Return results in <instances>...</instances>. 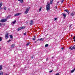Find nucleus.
<instances>
[{"label":"nucleus","mask_w":75,"mask_h":75,"mask_svg":"<svg viewBox=\"0 0 75 75\" xmlns=\"http://www.w3.org/2000/svg\"><path fill=\"white\" fill-rule=\"evenodd\" d=\"M56 20H57V18H55L54 19V21H56Z\"/></svg>","instance_id":"obj_31"},{"label":"nucleus","mask_w":75,"mask_h":75,"mask_svg":"<svg viewBox=\"0 0 75 75\" xmlns=\"http://www.w3.org/2000/svg\"><path fill=\"white\" fill-rule=\"evenodd\" d=\"M2 9H3V8H1L0 9V10H2Z\"/></svg>","instance_id":"obj_45"},{"label":"nucleus","mask_w":75,"mask_h":75,"mask_svg":"<svg viewBox=\"0 0 75 75\" xmlns=\"http://www.w3.org/2000/svg\"><path fill=\"white\" fill-rule=\"evenodd\" d=\"M15 23H16V21H13L12 22V23H13V24H15Z\"/></svg>","instance_id":"obj_21"},{"label":"nucleus","mask_w":75,"mask_h":75,"mask_svg":"<svg viewBox=\"0 0 75 75\" xmlns=\"http://www.w3.org/2000/svg\"><path fill=\"white\" fill-rule=\"evenodd\" d=\"M3 72H2V71H0V75H3Z\"/></svg>","instance_id":"obj_14"},{"label":"nucleus","mask_w":75,"mask_h":75,"mask_svg":"<svg viewBox=\"0 0 75 75\" xmlns=\"http://www.w3.org/2000/svg\"><path fill=\"white\" fill-rule=\"evenodd\" d=\"M35 36H34V38H33V40H35Z\"/></svg>","instance_id":"obj_28"},{"label":"nucleus","mask_w":75,"mask_h":75,"mask_svg":"<svg viewBox=\"0 0 75 75\" xmlns=\"http://www.w3.org/2000/svg\"><path fill=\"white\" fill-rule=\"evenodd\" d=\"M8 10H10V9L9 8H8Z\"/></svg>","instance_id":"obj_51"},{"label":"nucleus","mask_w":75,"mask_h":75,"mask_svg":"<svg viewBox=\"0 0 75 75\" xmlns=\"http://www.w3.org/2000/svg\"><path fill=\"white\" fill-rule=\"evenodd\" d=\"M4 8V10H6V7L5 6Z\"/></svg>","instance_id":"obj_30"},{"label":"nucleus","mask_w":75,"mask_h":75,"mask_svg":"<svg viewBox=\"0 0 75 75\" xmlns=\"http://www.w3.org/2000/svg\"><path fill=\"white\" fill-rule=\"evenodd\" d=\"M59 1H58L57 3V4H59Z\"/></svg>","instance_id":"obj_44"},{"label":"nucleus","mask_w":75,"mask_h":75,"mask_svg":"<svg viewBox=\"0 0 75 75\" xmlns=\"http://www.w3.org/2000/svg\"><path fill=\"white\" fill-rule=\"evenodd\" d=\"M72 35H71V37H72Z\"/></svg>","instance_id":"obj_49"},{"label":"nucleus","mask_w":75,"mask_h":75,"mask_svg":"<svg viewBox=\"0 0 75 75\" xmlns=\"http://www.w3.org/2000/svg\"><path fill=\"white\" fill-rule=\"evenodd\" d=\"M43 40H44V38H41L40 39H38L37 41H43Z\"/></svg>","instance_id":"obj_9"},{"label":"nucleus","mask_w":75,"mask_h":75,"mask_svg":"<svg viewBox=\"0 0 75 75\" xmlns=\"http://www.w3.org/2000/svg\"><path fill=\"white\" fill-rule=\"evenodd\" d=\"M21 3H24V1H23V0H21V1H20Z\"/></svg>","instance_id":"obj_26"},{"label":"nucleus","mask_w":75,"mask_h":75,"mask_svg":"<svg viewBox=\"0 0 75 75\" xmlns=\"http://www.w3.org/2000/svg\"><path fill=\"white\" fill-rule=\"evenodd\" d=\"M11 41V40H9L8 41H7V42H10V41Z\"/></svg>","instance_id":"obj_33"},{"label":"nucleus","mask_w":75,"mask_h":75,"mask_svg":"<svg viewBox=\"0 0 75 75\" xmlns=\"http://www.w3.org/2000/svg\"><path fill=\"white\" fill-rule=\"evenodd\" d=\"M71 47H70L69 48V50H70H70H71Z\"/></svg>","instance_id":"obj_41"},{"label":"nucleus","mask_w":75,"mask_h":75,"mask_svg":"<svg viewBox=\"0 0 75 75\" xmlns=\"http://www.w3.org/2000/svg\"><path fill=\"white\" fill-rule=\"evenodd\" d=\"M6 21L7 19H3L1 20L0 21L1 23H3L4 22H6Z\"/></svg>","instance_id":"obj_3"},{"label":"nucleus","mask_w":75,"mask_h":75,"mask_svg":"<svg viewBox=\"0 0 75 75\" xmlns=\"http://www.w3.org/2000/svg\"><path fill=\"white\" fill-rule=\"evenodd\" d=\"M0 50H1V47L0 48Z\"/></svg>","instance_id":"obj_50"},{"label":"nucleus","mask_w":75,"mask_h":75,"mask_svg":"<svg viewBox=\"0 0 75 75\" xmlns=\"http://www.w3.org/2000/svg\"><path fill=\"white\" fill-rule=\"evenodd\" d=\"M75 68H74V70H71V73H72L74 72V71H75Z\"/></svg>","instance_id":"obj_19"},{"label":"nucleus","mask_w":75,"mask_h":75,"mask_svg":"<svg viewBox=\"0 0 75 75\" xmlns=\"http://www.w3.org/2000/svg\"><path fill=\"white\" fill-rule=\"evenodd\" d=\"M48 58H47L46 59L47 61H48Z\"/></svg>","instance_id":"obj_43"},{"label":"nucleus","mask_w":75,"mask_h":75,"mask_svg":"<svg viewBox=\"0 0 75 75\" xmlns=\"http://www.w3.org/2000/svg\"><path fill=\"white\" fill-rule=\"evenodd\" d=\"M3 5V2H1L0 3V8L1 7L2 5Z\"/></svg>","instance_id":"obj_12"},{"label":"nucleus","mask_w":75,"mask_h":75,"mask_svg":"<svg viewBox=\"0 0 75 75\" xmlns=\"http://www.w3.org/2000/svg\"><path fill=\"white\" fill-rule=\"evenodd\" d=\"M3 66L2 65H0V71H1V69H2Z\"/></svg>","instance_id":"obj_13"},{"label":"nucleus","mask_w":75,"mask_h":75,"mask_svg":"<svg viewBox=\"0 0 75 75\" xmlns=\"http://www.w3.org/2000/svg\"><path fill=\"white\" fill-rule=\"evenodd\" d=\"M30 45V43L28 42L27 43V44L26 45V46H28Z\"/></svg>","instance_id":"obj_20"},{"label":"nucleus","mask_w":75,"mask_h":75,"mask_svg":"<svg viewBox=\"0 0 75 75\" xmlns=\"http://www.w3.org/2000/svg\"><path fill=\"white\" fill-rule=\"evenodd\" d=\"M26 24H28V21H26Z\"/></svg>","instance_id":"obj_39"},{"label":"nucleus","mask_w":75,"mask_h":75,"mask_svg":"<svg viewBox=\"0 0 75 75\" xmlns=\"http://www.w3.org/2000/svg\"><path fill=\"white\" fill-rule=\"evenodd\" d=\"M52 72V70L50 71H49V72H50H50Z\"/></svg>","instance_id":"obj_38"},{"label":"nucleus","mask_w":75,"mask_h":75,"mask_svg":"<svg viewBox=\"0 0 75 75\" xmlns=\"http://www.w3.org/2000/svg\"><path fill=\"white\" fill-rule=\"evenodd\" d=\"M26 34H27V33H26V32H25V33H23V35H26Z\"/></svg>","instance_id":"obj_32"},{"label":"nucleus","mask_w":75,"mask_h":75,"mask_svg":"<svg viewBox=\"0 0 75 75\" xmlns=\"http://www.w3.org/2000/svg\"><path fill=\"white\" fill-rule=\"evenodd\" d=\"M3 40V38L1 37H0V41L2 40Z\"/></svg>","instance_id":"obj_27"},{"label":"nucleus","mask_w":75,"mask_h":75,"mask_svg":"<svg viewBox=\"0 0 75 75\" xmlns=\"http://www.w3.org/2000/svg\"><path fill=\"white\" fill-rule=\"evenodd\" d=\"M64 11H66V12H67V13L68 14H69V11L68 10V9H66L64 10Z\"/></svg>","instance_id":"obj_7"},{"label":"nucleus","mask_w":75,"mask_h":75,"mask_svg":"<svg viewBox=\"0 0 75 75\" xmlns=\"http://www.w3.org/2000/svg\"><path fill=\"white\" fill-rule=\"evenodd\" d=\"M75 50V45H74L71 48L70 50Z\"/></svg>","instance_id":"obj_8"},{"label":"nucleus","mask_w":75,"mask_h":75,"mask_svg":"<svg viewBox=\"0 0 75 75\" xmlns=\"http://www.w3.org/2000/svg\"><path fill=\"white\" fill-rule=\"evenodd\" d=\"M64 47H62L61 49L62 50H64Z\"/></svg>","instance_id":"obj_37"},{"label":"nucleus","mask_w":75,"mask_h":75,"mask_svg":"<svg viewBox=\"0 0 75 75\" xmlns=\"http://www.w3.org/2000/svg\"><path fill=\"white\" fill-rule=\"evenodd\" d=\"M33 23H34V22L33 21L31 20L30 21V25H32L33 24Z\"/></svg>","instance_id":"obj_6"},{"label":"nucleus","mask_w":75,"mask_h":75,"mask_svg":"<svg viewBox=\"0 0 75 75\" xmlns=\"http://www.w3.org/2000/svg\"><path fill=\"white\" fill-rule=\"evenodd\" d=\"M54 8H56V9H57V6H55V7H54Z\"/></svg>","instance_id":"obj_34"},{"label":"nucleus","mask_w":75,"mask_h":75,"mask_svg":"<svg viewBox=\"0 0 75 75\" xmlns=\"http://www.w3.org/2000/svg\"><path fill=\"white\" fill-rule=\"evenodd\" d=\"M48 47V44H46L45 45V47Z\"/></svg>","instance_id":"obj_24"},{"label":"nucleus","mask_w":75,"mask_h":75,"mask_svg":"<svg viewBox=\"0 0 75 75\" xmlns=\"http://www.w3.org/2000/svg\"><path fill=\"white\" fill-rule=\"evenodd\" d=\"M35 43H37V41H35Z\"/></svg>","instance_id":"obj_46"},{"label":"nucleus","mask_w":75,"mask_h":75,"mask_svg":"<svg viewBox=\"0 0 75 75\" xmlns=\"http://www.w3.org/2000/svg\"><path fill=\"white\" fill-rule=\"evenodd\" d=\"M30 7H29V8H26V11L24 12V13L25 14H26L28 13V11H29V10H30Z\"/></svg>","instance_id":"obj_2"},{"label":"nucleus","mask_w":75,"mask_h":75,"mask_svg":"<svg viewBox=\"0 0 75 75\" xmlns=\"http://www.w3.org/2000/svg\"><path fill=\"white\" fill-rule=\"evenodd\" d=\"M64 1V0H61V2L62 3Z\"/></svg>","instance_id":"obj_29"},{"label":"nucleus","mask_w":75,"mask_h":75,"mask_svg":"<svg viewBox=\"0 0 75 75\" xmlns=\"http://www.w3.org/2000/svg\"><path fill=\"white\" fill-rule=\"evenodd\" d=\"M21 30V27H20L18 29V31H20V30Z\"/></svg>","instance_id":"obj_17"},{"label":"nucleus","mask_w":75,"mask_h":75,"mask_svg":"<svg viewBox=\"0 0 75 75\" xmlns=\"http://www.w3.org/2000/svg\"><path fill=\"white\" fill-rule=\"evenodd\" d=\"M71 47H70L69 48V50H70H70H71Z\"/></svg>","instance_id":"obj_42"},{"label":"nucleus","mask_w":75,"mask_h":75,"mask_svg":"<svg viewBox=\"0 0 75 75\" xmlns=\"http://www.w3.org/2000/svg\"><path fill=\"white\" fill-rule=\"evenodd\" d=\"M10 18V16H8L7 17V18Z\"/></svg>","instance_id":"obj_36"},{"label":"nucleus","mask_w":75,"mask_h":75,"mask_svg":"<svg viewBox=\"0 0 75 75\" xmlns=\"http://www.w3.org/2000/svg\"><path fill=\"white\" fill-rule=\"evenodd\" d=\"M21 29H23L25 28V27L24 26H22V27H21Z\"/></svg>","instance_id":"obj_18"},{"label":"nucleus","mask_w":75,"mask_h":75,"mask_svg":"<svg viewBox=\"0 0 75 75\" xmlns=\"http://www.w3.org/2000/svg\"><path fill=\"white\" fill-rule=\"evenodd\" d=\"M15 67V65H13V67Z\"/></svg>","instance_id":"obj_47"},{"label":"nucleus","mask_w":75,"mask_h":75,"mask_svg":"<svg viewBox=\"0 0 75 75\" xmlns=\"http://www.w3.org/2000/svg\"><path fill=\"white\" fill-rule=\"evenodd\" d=\"M55 75H59V73H57Z\"/></svg>","instance_id":"obj_35"},{"label":"nucleus","mask_w":75,"mask_h":75,"mask_svg":"<svg viewBox=\"0 0 75 75\" xmlns=\"http://www.w3.org/2000/svg\"><path fill=\"white\" fill-rule=\"evenodd\" d=\"M14 47H15V44H13L11 45V48H14Z\"/></svg>","instance_id":"obj_11"},{"label":"nucleus","mask_w":75,"mask_h":75,"mask_svg":"<svg viewBox=\"0 0 75 75\" xmlns=\"http://www.w3.org/2000/svg\"><path fill=\"white\" fill-rule=\"evenodd\" d=\"M2 25H4V24L0 23V26H1Z\"/></svg>","instance_id":"obj_15"},{"label":"nucleus","mask_w":75,"mask_h":75,"mask_svg":"<svg viewBox=\"0 0 75 75\" xmlns=\"http://www.w3.org/2000/svg\"><path fill=\"white\" fill-rule=\"evenodd\" d=\"M21 14V13H16V14L14 15V16H20Z\"/></svg>","instance_id":"obj_4"},{"label":"nucleus","mask_w":75,"mask_h":75,"mask_svg":"<svg viewBox=\"0 0 75 75\" xmlns=\"http://www.w3.org/2000/svg\"><path fill=\"white\" fill-rule=\"evenodd\" d=\"M70 16H74V13H71Z\"/></svg>","instance_id":"obj_25"},{"label":"nucleus","mask_w":75,"mask_h":75,"mask_svg":"<svg viewBox=\"0 0 75 75\" xmlns=\"http://www.w3.org/2000/svg\"><path fill=\"white\" fill-rule=\"evenodd\" d=\"M21 0H18V1H21Z\"/></svg>","instance_id":"obj_48"},{"label":"nucleus","mask_w":75,"mask_h":75,"mask_svg":"<svg viewBox=\"0 0 75 75\" xmlns=\"http://www.w3.org/2000/svg\"><path fill=\"white\" fill-rule=\"evenodd\" d=\"M34 57H33V56H32L31 57V58H32V59H33V58H34Z\"/></svg>","instance_id":"obj_40"},{"label":"nucleus","mask_w":75,"mask_h":75,"mask_svg":"<svg viewBox=\"0 0 75 75\" xmlns=\"http://www.w3.org/2000/svg\"><path fill=\"white\" fill-rule=\"evenodd\" d=\"M8 33H7L5 35V38L6 39H8Z\"/></svg>","instance_id":"obj_5"},{"label":"nucleus","mask_w":75,"mask_h":75,"mask_svg":"<svg viewBox=\"0 0 75 75\" xmlns=\"http://www.w3.org/2000/svg\"><path fill=\"white\" fill-rule=\"evenodd\" d=\"M62 15H63V16H64V18H65V17H66L67 15H66V14H65V13H62Z\"/></svg>","instance_id":"obj_10"},{"label":"nucleus","mask_w":75,"mask_h":75,"mask_svg":"<svg viewBox=\"0 0 75 75\" xmlns=\"http://www.w3.org/2000/svg\"><path fill=\"white\" fill-rule=\"evenodd\" d=\"M46 10L47 11H48L50 10V4L47 3V5H46Z\"/></svg>","instance_id":"obj_1"},{"label":"nucleus","mask_w":75,"mask_h":75,"mask_svg":"<svg viewBox=\"0 0 75 75\" xmlns=\"http://www.w3.org/2000/svg\"><path fill=\"white\" fill-rule=\"evenodd\" d=\"M10 36L11 38H12V39H13V36L12 35H10Z\"/></svg>","instance_id":"obj_22"},{"label":"nucleus","mask_w":75,"mask_h":75,"mask_svg":"<svg viewBox=\"0 0 75 75\" xmlns=\"http://www.w3.org/2000/svg\"><path fill=\"white\" fill-rule=\"evenodd\" d=\"M42 8V7H40L39 9V12L41 11V9Z\"/></svg>","instance_id":"obj_23"},{"label":"nucleus","mask_w":75,"mask_h":75,"mask_svg":"<svg viewBox=\"0 0 75 75\" xmlns=\"http://www.w3.org/2000/svg\"><path fill=\"white\" fill-rule=\"evenodd\" d=\"M52 1H53V0H50V4H52Z\"/></svg>","instance_id":"obj_16"}]
</instances>
